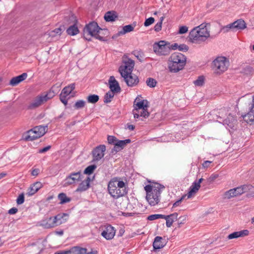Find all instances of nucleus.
I'll return each mask as SVG.
<instances>
[{
  "label": "nucleus",
  "mask_w": 254,
  "mask_h": 254,
  "mask_svg": "<svg viewBox=\"0 0 254 254\" xmlns=\"http://www.w3.org/2000/svg\"><path fill=\"white\" fill-rule=\"evenodd\" d=\"M118 139L113 135H108L107 140L108 142L110 144H113L115 145L116 142L118 141Z\"/></svg>",
  "instance_id": "obj_51"
},
{
  "label": "nucleus",
  "mask_w": 254,
  "mask_h": 254,
  "mask_svg": "<svg viewBox=\"0 0 254 254\" xmlns=\"http://www.w3.org/2000/svg\"><path fill=\"white\" fill-rule=\"evenodd\" d=\"M24 202V193H21L18 196L16 199V203L17 204L20 205L22 204Z\"/></svg>",
  "instance_id": "obj_54"
},
{
  "label": "nucleus",
  "mask_w": 254,
  "mask_h": 254,
  "mask_svg": "<svg viewBox=\"0 0 254 254\" xmlns=\"http://www.w3.org/2000/svg\"><path fill=\"white\" fill-rule=\"evenodd\" d=\"M69 250L71 254H85L87 250L86 248H81L79 246H74L70 248Z\"/></svg>",
  "instance_id": "obj_31"
},
{
  "label": "nucleus",
  "mask_w": 254,
  "mask_h": 254,
  "mask_svg": "<svg viewBox=\"0 0 254 254\" xmlns=\"http://www.w3.org/2000/svg\"><path fill=\"white\" fill-rule=\"evenodd\" d=\"M162 240L163 238L161 237L157 236L155 238L153 243V247L154 251L159 250L165 246V244L164 242L162 241Z\"/></svg>",
  "instance_id": "obj_28"
},
{
  "label": "nucleus",
  "mask_w": 254,
  "mask_h": 254,
  "mask_svg": "<svg viewBox=\"0 0 254 254\" xmlns=\"http://www.w3.org/2000/svg\"><path fill=\"white\" fill-rule=\"evenodd\" d=\"M109 85L110 91L114 93H119L121 91L119 82L116 80L114 76H111L109 78Z\"/></svg>",
  "instance_id": "obj_16"
},
{
  "label": "nucleus",
  "mask_w": 254,
  "mask_h": 254,
  "mask_svg": "<svg viewBox=\"0 0 254 254\" xmlns=\"http://www.w3.org/2000/svg\"><path fill=\"white\" fill-rule=\"evenodd\" d=\"M47 127V126H39L35 127L33 128V130L35 131V132H37L36 136H31L32 137V139H37L41 136H43L45 133L46 131V128Z\"/></svg>",
  "instance_id": "obj_27"
},
{
  "label": "nucleus",
  "mask_w": 254,
  "mask_h": 254,
  "mask_svg": "<svg viewBox=\"0 0 254 254\" xmlns=\"http://www.w3.org/2000/svg\"><path fill=\"white\" fill-rule=\"evenodd\" d=\"M46 103L43 97V94L38 95L33 99L32 101L29 103L27 106V109L34 110L35 109L42 105Z\"/></svg>",
  "instance_id": "obj_12"
},
{
  "label": "nucleus",
  "mask_w": 254,
  "mask_h": 254,
  "mask_svg": "<svg viewBox=\"0 0 254 254\" xmlns=\"http://www.w3.org/2000/svg\"><path fill=\"white\" fill-rule=\"evenodd\" d=\"M211 115H215L217 117V119H219V120H218V121L219 123H221V122H223V120H224V118L227 116V110L226 108H221L218 110H214L210 113Z\"/></svg>",
  "instance_id": "obj_19"
},
{
  "label": "nucleus",
  "mask_w": 254,
  "mask_h": 254,
  "mask_svg": "<svg viewBox=\"0 0 254 254\" xmlns=\"http://www.w3.org/2000/svg\"><path fill=\"white\" fill-rule=\"evenodd\" d=\"M134 109L147 110L148 102L147 100H143L141 101L134 103Z\"/></svg>",
  "instance_id": "obj_33"
},
{
  "label": "nucleus",
  "mask_w": 254,
  "mask_h": 254,
  "mask_svg": "<svg viewBox=\"0 0 254 254\" xmlns=\"http://www.w3.org/2000/svg\"><path fill=\"white\" fill-rule=\"evenodd\" d=\"M186 197V195H183L179 200L176 201L175 203L173 204V208L176 207L180 205V204L181 203V202L183 201V200Z\"/></svg>",
  "instance_id": "obj_61"
},
{
  "label": "nucleus",
  "mask_w": 254,
  "mask_h": 254,
  "mask_svg": "<svg viewBox=\"0 0 254 254\" xmlns=\"http://www.w3.org/2000/svg\"><path fill=\"white\" fill-rule=\"evenodd\" d=\"M85 106V102L83 100H78L74 104L73 107L75 110H78L84 108Z\"/></svg>",
  "instance_id": "obj_46"
},
{
  "label": "nucleus",
  "mask_w": 254,
  "mask_h": 254,
  "mask_svg": "<svg viewBox=\"0 0 254 254\" xmlns=\"http://www.w3.org/2000/svg\"><path fill=\"white\" fill-rule=\"evenodd\" d=\"M116 93L112 92L111 91L107 92L104 97V102L105 103H110L112 101V99L114 97Z\"/></svg>",
  "instance_id": "obj_42"
},
{
  "label": "nucleus",
  "mask_w": 254,
  "mask_h": 254,
  "mask_svg": "<svg viewBox=\"0 0 254 254\" xmlns=\"http://www.w3.org/2000/svg\"><path fill=\"white\" fill-rule=\"evenodd\" d=\"M43 97L45 101L47 102L48 100L51 99L55 96V92L53 90V87H52L46 94H42Z\"/></svg>",
  "instance_id": "obj_40"
},
{
  "label": "nucleus",
  "mask_w": 254,
  "mask_h": 254,
  "mask_svg": "<svg viewBox=\"0 0 254 254\" xmlns=\"http://www.w3.org/2000/svg\"><path fill=\"white\" fill-rule=\"evenodd\" d=\"M95 178V175L92 178L87 177L84 181H82L76 190V192H82L87 190L90 187V182Z\"/></svg>",
  "instance_id": "obj_15"
},
{
  "label": "nucleus",
  "mask_w": 254,
  "mask_h": 254,
  "mask_svg": "<svg viewBox=\"0 0 254 254\" xmlns=\"http://www.w3.org/2000/svg\"><path fill=\"white\" fill-rule=\"evenodd\" d=\"M42 187V184L39 182H37L31 185L30 187L28 189L26 194L28 196H32L37 192L40 188Z\"/></svg>",
  "instance_id": "obj_22"
},
{
  "label": "nucleus",
  "mask_w": 254,
  "mask_h": 254,
  "mask_svg": "<svg viewBox=\"0 0 254 254\" xmlns=\"http://www.w3.org/2000/svg\"><path fill=\"white\" fill-rule=\"evenodd\" d=\"M230 29H234L233 26H232V23L227 25V26H224L221 30V31L224 33L228 32Z\"/></svg>",
  "instance_id": "obj_57"
},
{
  "label": "nucleus",
  "mask_w": 254,
  "mask_h": 254,
  "mask_svg": "<svg viewBox=\"0 0 254 254\" xmlns=\"http://www.w3.org/2000/svg\"><path fill=\"white\" fill-rule=\"evenodd\" d=\"M101 33H99V35L100 36L106 37V39L108 40L107 37L109 36V30L106 28H104V29L102 28V30H101Z\"/></svg>",
  "instance_id": "obj_58"
},
{
  "label": "nucleus",
  "mask_w": 254,
  "mask_h": 254,
  "mask_svg": "<svg viewBox=\"0 0 254 254\" xmlns=\"http://www.w3.org/2000/svg\"><path fill=\"white\" fill-rule=\"evenodd\" d=\"M123 181H120L118 178H114L109 182L108 190L109 194L114 199H118L127 193V189Z\"/></svg>",
  "instance_id": "obj_2"
},
{
  "label": "nucleus",
  "mask_w": 254,
  "mask_h": 254,
  "mask_svg": "<svg viewBox=\"0 0 254 254\" xmlns=\"http://www.w3.org/2000/svg\"><path fill=\"white\" fill-rule=\"evenodd\" d=\"M97 166L93 164L87 166L84 170V174L88 175H91L96 169Z\"/></svg>",
  "instance_id": "obj_43"
},
{
  "label": "nucleus",
  "mask_w": 254,
  "mask_h": 254,
  "mask_svg": "<svg viewBox=\"0 0 254 254\" xmlns=\"http://www.w3.org/2000/svg\"><path fill=\"white\" fill-rule=\"evenodd\" d=\"M154 21H155L154 18L152 17H150L145 19L144 23V25L145 27L149 26L150 25H151L152 24H153L154 22Z\"/></svg>",
  "instance_id": "obj_52"
},
{
  "label": "nucleus",
  "mask_w": 254,
  "mask_h": 254,
  "mask_svg": "<svg viewBox=\"0 0 254 254\" xmlns=\"http://www.w3.org/2000/svg\"><path fill=\"white\" fill-rule=\"evenodd\" d=\"M79 32V30L77 26V24H72L69 26L66 29V33L70 36H74Z\"/></svg>",
  "instance_id": "obj_32"
},
{
  "label": "nucleus",
  "mask_w": 254,
  "mask_h": 254,
  "mask_svg": "<svg viewBox=\"0 0 254 254\" xmlns=\"http://www.w3.org/2000/svg\"><path fill=\"white\" fill-rule=\"evenodd\" d=\"M249 234V231L248 230H243L240 231L234 232L230 234H229L227 238L229 240L236 239L240 237H244L245 236H248Z\"/></svg>",
  "instance_id": "obj_23"
},
{
  "label": "nucleus",
  "mask_w": 254,
  "mask_h": 254,
  "mask_svg": "<svg viewBox=\"0 0 254 254\" xmlns=\"http://www.w3.org/2000/svg\"><path fill=\"white\" fill-rule=\"evenodd\" d=\"M204 83V77L203 76H199L197 79L193 81L195 85L197 86H201Z\"/></svg>",
  "instance_id": "obj_48"
},
{
  "label": "nucleus",
  "mask_w": 254,
  "mask_h": 254,
  "mask_svg": "<svg viewBox=\"0 0 254 254\" xmlns=\"http://www.w3.org/2000/svg\"><path fill=\"white\" fill-rule=\"evenodd\" d=\"M121 76L124 78L127 85L129 87H133L136 85L139 82L138 77L131 73H124L121 72Z\"/></svg>",
  "instance_id": "obj_10"
},
{
  "label": "nucleus",
  "mask_w": 254,
  "mask_h": 254,
  "mask_svg": "<svg viewBox=\"0 0 254 254\" xmlns=\"http://www.w3.org/2000/svg\"><path fill=\"white\" fill-rule=\"evenodd\" d=\"M235 121V118L231 116L230 114L229 115V116L226 118L224 119L223 120V123L224 124L227 125L228 126L231 127L232 124Z\"/></svg>",
  "instance_id": "obj_47"
},
{
  "label": "nucleus",
  "mask_w": 254,
  "mask_h": 254,
  "mask_svg": "<svg viewBox=\"0 0 254 254\" xmlns=\"http://www.w3.org/2000/svg\"><path fill=\"white\" fill-rule=\"evenodd\" d=\"M163 217H164L163 214H155L149 215L147 217V219L149 221H153L160 218L162 219Z\"/></svg>",
  "instance_id": "obj_50"
},
{
  "label": "nucleus",
  "mask_w": 254,
  "mask_h": 254,
  "mask_svg": "<svg viewBox=\"0 0 254 254\" xmlns=\"http://www.w3.org/2000/svg\"><path fill=\"white\" fill-rule=\"evenodd\" d=\"M125 65H121L119 68V71L121 74V72L124 73H130L132 72L134 66V62L130 59H127V61H124Z\"/></svg>",
  "instance_id": "obj_11"
},
{
  "label": "nucleus",
  "mask_w": 254,
  "mask_h": 254,
  "mask_svg": "<svg viewBox=\"0 0 254 254\" xmlns=\"http://www.w3.org/2000/svg\"><path fill=\"white\" fill-rule=\"evenodd\" d=\"M77 179L73 178L70 173L69 175H68L64 181V186L67 187L69 185H72L77 182Z\"/></svg>",
  "instance_id": "obj_36"
},
{
  "label": "nucleus",
  "mask_w": 254,
  "mask_h": 254,
  "mask_svg": "<svg viewBox=\"0 0 254 254\" xmlns=\"http://www.w3.org/2000/svg\"><path fill=\"white\" fill-rule=\"evenodd\" d=\"M68 214L66 213H60L54 217L57 226L65 223L68 218Z\"/></svg>",
  "instance_id": "obj_20"
},
{
  "label": "nucleus",
  "mask_w": 254,
  "mask_h": 254,
  "mask_svg": "<svg viewBox=\"0 0 254 254\" xmlns=\"http://www.w3.org/2000/svg\"><path fill=\"white\" fill-rule=\"evenodd\" d=\"M118 17L117 13L115 11L112 10L106 12L104 17L106 22H113Z\"/></svg>",
  "instance_id": "obj_29"
},
{
  "label": "nucleus",
  "mask_w": 254,
  "mask_h": 254,
  "mask_svg": "<svg viewBox=\"0 0 254 254\" xmlns=\"http://www.w3.org/2000/svg\"><path fill=\"white\" fill-rule=\"evenodd\" d=\"M88 103L95 104L99 100V96L96 94H90L86 98Z\"/></svg>",
  "instance_id": "obj_41"
},
{
  "label": "nucleus",
  "mask_w": 254,
  "mask_h": 254,
  "mask_svg": "<svg viewBox=\"0 0 254 254\" xmlns=\"http://www.w3.org/2000/svg\"><path fill=\"white\" fill-rule=\"evenodd\" d=\"M27 77V74L26 72L23 73L21 75L13 77L9 82V84L14 86L25 80Z\"/></svg>",
  "instance_id": "obj_24"
},
{
  "label": "nucleus",
  "mask_w": 254,
  "mask_h": 254,
  "mask_svg": "<svg viewBox=\"0 0 254 254\" xmlns=\"http://www.w3.org/2000/svg\"><path fill=\"white\" fill-rule=\"evenodd\" d=\"M153 48L154 52L157 55H168L170 53V43L165 41H160L153 44Z\"/></svg>",
  "instance_id": "obj_7"
},
{
  "label": "nucleus",
  "mask_w": 254,
  "mask_h": 254,
  "mask_svg": "<svg viewBox=\"0 0 254 254\" xmlns=\"http://www.w3.org/2000/svg\"><path fill=\"white\" fill-rule=\"evenodd\" d=\"M136 24L134 22L132 24H129L124 26L123 27V30L120 31V34H122L123 35H124L126 33L131 32L134 30V28Z\"/></svg>",
  "instance_id": "obj_39"
},
{
  "label": "nucleus",
  "mask_w": 254,
  "mask_h": 254,
  "mask_svg": "<svg viewBox=\"0 0 254 254\" xmlns=\"http://www.w3.org/2000/svg\"><path fill=\"white\" fill-rule=\"evenodd\" d=\"M106 150V147L104 144L99 145L93 148L91 152L93 157L92 162L100 160L104 156Z\"/></svg>",
  "instance_id": "obj_8"
},
{
  "label": "nucleus",
  "mask_w": 254,
  "mask_h": 254,
  "mask_svg": "<svg viewBox=\"0 0 254 254\" xmlns=\"http://www.w3.org/2000/svg\"><path fill=\"white\" fill-rule=\"evenodd\" d=\"M116 233V230L111 225L106 226L105 229L101 233V235L107 240L112 239Z\"/></svg>",
  "instance_id": "obj_17"
},
{
  "label": "nucleus",
  "mask_w": 254,
  "mask_h": 254,
  "mask_svg": "<svg viewBox=\"0 0 254 254\" xmlns=\"http://www.w3.org/2000/svg\"><path fill=\"white\" fill-rule=\"evenodd\" d=\"M51 148V146L50 145H48L46 147H45L40 149L39 151V152L40 153H45L46 151H48Z\"/></svg>",
  "instance_id": "obj_63"
},
{
  "label": "nucleus",
  "mask_w": 254,
  "mask_h": 254,
  "mask_svg": "<svg viewBox=\"0 0 254 254\" xmlns=\"http://www.w3.org/2000/svg\"><path fill=\"white\" fill-rule=\"evenodd\" d=\"M58 199L60 200V204H64L69 202L71 199L70 197L67 196L66 194L64 192H62L59 194Z\"/></svg>",
  "instance_id": "obj_37"
},
{
  "label": "nucleus",
  "mask_w": 254,
  "mask_h": 254,
  "mask_svg": "<svg viewBox=\"0 0 254 254\" xmlns=\"http://www.w3.org/2000/svg\"><path fill=\"white\" fill-rule=\"evenodd\" d=\"M218 177V175L217 174H212L208 179L209 183H212Z\"/></svg>",
  "instance_id": "obj_60"
},
{
  "label": "nucleus",
  "mask_w": 254,
  "mask_h": 254,
  "mask_svg": "<svg viewBox=\"0 0 254 254\" xmlns=\"http://www.w3.org/2000/svg\"><path fill=\"white\" fill-rule=\"evenodd\" d=\"M75 88V84L74 83L70 84L69 85L64 87L62 90V92L66 95H69L72 93V91Z\"/></svg>",
  "instance_id": "obj_38"
},
{
  "label": "nucleus",
  "mask_w": 254,
  "mask_h": 254,
  "mask_svg": "<svg viewBox=\"0 0 254 254\" xmlns=\"http://www.w3.org/2000/svg\"><path fill=\"white\" fill-rule=\"evenodd\" d=\"M241 73L246 75H252L254 73V69L252 66L247 65L242 69Z\"/></svg>",
  "instance_id": "obj_45"
},
{
  "label": "nucleus",
  "mask_w": 254,
  "mask_h": 254,
  "mask_svg": "<svg viewBox=\"0 0 254 254\" xmlns=\"http://www.w3.org/2000/svg\"><path fill=\"white\" fill-rule=\"evenodd\" d=\"M188 31V27L186 26H181L179 27L178 33L183 34L186 33Z\"/></svg>",
  "instance_id": "obj_56"
},
{
  "label": "nucleus",
  "mask_w": 254,
  "mask_h": 254,
  "mask_svg": "<svg viewBox=\"0 0 254 254\" xmlns=\"http://www.w3.org/2000/svg\"><path fill=\"white\" fill-rule=\"evenodd\" d=\"M178 214L177 212L173 213L168 215H164L163 219L166 220V225L168 228L170 227L174 222L178 220Z\"/></svg>",
  "instance_id": "obj_21"
},
{
  "label": "nucleus",
  "mask_w": 254,
  "mask_h": 254,
  "mask_svg": "<svg viewBox=\"0 0 254 254\" xmlns=\"http://www.w3.org/2000/svg\"><path fill=\"white\" fill-rule=\"evenodd\" d=\"M41 225L46 229H49L57 226L54 217L47 218L42 221Z\"/></svg>",
  "instance_id": "obj_26"
},
{
  "label": "nucleus",
  "mask_w": 254,
  "mask_h": 254,
  "mask_svg": "<svg viewBox=\"0 0 254 254\" xmlns=\"http://www.w3.org/2000/svg\"><path fill=\"white\" fill-rule=\"evenodd\" d=\"M242 117L248 124H252L254 122V96L252 101L249 104L248 112L242 115Z\"/></svg>",
  "instance_id": "obj_9"
},
{
  "label": "nucleus",
  "mask_w": 254,
  "mask_h": 254,
  "mask_svg": "<svg viewBox=\"0 0 254 254\" xmlns=\"http://www.w3.org/2000/svg\"><path fill=\"white\" fill-rule=\"evenodd\" d=\"M131 142L130 139H126L125 140H119L115 144L114 147L111 149V153L116 154L117 152L123 149L127 144Z\"/></svg>",
  "instance_id": "obj_13"
},
{
  "label": "nucleus",
  "mask_w": 254,
  "mask_h": 254,
  "mask_svg": "<svg viewBox=\"0 0 254 254\" xmlns=\"http://www.w3.org/2000/svg\"><path fill=\"white\" fill-rule=\"evenodd\" d=\"M229 65V60L225 57H218L212 62V67L215 72L221 74L226 71Z\"/></svg>",
  "instance_id": "obj_6"
},
{
  "label": "nucleus",
  "mask_w": 254,
  "mask_h": 254,
  "mask_svg": "<svg viewBox=\"0 0 254 254\" xmlns=\"http://www.w3.org/2000/svg\"><path fill=\"white\" fill-rule=\"evenodd\" d=\"M189 47L184 44H181L179 46V50L183 52H187L189 50Z\"/></svg>",
  "instance_id": "obj_59"
},
{
  "label": "nucleus",
  "mask_w": 254,
  "mask_h": 254,
  "mask_svg": "<svg viewBox=\"0 0 254 254\" xmlns=\"http://www.w3.org/2000/svg\"><path fill=\"white\" fill-rule=\"evenodd\" d=\"M77 22L78 20L74 14H71L64 17L63 20L62 25L63 28L65 29V27L77 24Z\"/></svg>",
  "instance_id": "obj_18"
},
{
  "label": "nucleus",
  "mask_w": 254,
  "mask_h": 254,
  "mask_svg": "<svg viewBox=\"0 0 254 254\" xmlns=\"http://www.w3.org/2000/svg\"><path fill=\"white\" fill-rule=\"evenodd\" d=\"M186 218H187L186 216H180L179 218H178V227H179V228L181 227L182 226V225L185 223V222L186 221Z\"/></svg>",
  "instance_id": "obj_53"
},
{
  "label": "nucleus",
  "mask_w": 254,
  "mask_h": 254,
  "mask_svg": "<svg viewBox=\"0 0 254 254\" xmlns=\"http://www.w3.org/2000/svg\"><path fill=\"white\" fill-rule=\"evenodd\" d=\"M236 194L235 193V191L234 190V189H230L229 190L226 191L225 192L224 194L223 198L224 199H230L232 197H236Z\"/></svg>",
  "instance_id": "obj_44"
},
{
  "label": "nucleus",
  "mask_w": 254,
  "mask_h": 254,
  "mask_svg": "<svg viewBox=\"0 0 254 254\" xmlns=\"http://www.w3.org/2000/svg\"><path fill=\"white\" fill-rule=\"evenodd\" d=\"M162 24L161 22H158L157 23L154 27V29L156 32H159L161 30L162 28Z\"/></svg>",
  "instance_id": "obj_62"
},
{
  "label": "nucleus",
  "mask_w": 254,
  "mask_h": 254,
  "mask_svg": "<svg viewBox=\"0 0 254 254\" xmlns=\"http://www.w3.org/2000/svg\"><path fill=\"white\" fill-rule=\"evenodd\" d=\"M71 174L73 178L77 179V182H79L81 180L82 175L80 171H78L77 172H72L71 173Z\"/></svg>",
  "instance_id": "obj_55"
},
{
  "label": "nucleus",
  "mask_w": 254,
  "mask_h": 254,
  "mask_svg": "<svg viewBox=\"0 0 254 254\" xmlns=\"http://www.w3.org/2000/svg\"><path fill=\"white\" fill-rule=\"evenodd\" d=\"M233 189L236 196L248 191L254 192V191H253V190H254V187L251 185H244L240 187L234 188Z\"/></svg>",
  "instance_id": "obj_14"
},
{
  "label": "nucleus",
  "mask_w": 254,
  "mask_h": 254,
  "mask_svg": "<svg viewBox=\"0 0 254 254\" xmlns=\"http://www.w3.org/2000/svg\"><path fill=\"white\" fill-rule=\"evenodd\" d=\"M232 26L236 30H243L246 27V23L243 19H239L232 23Z\"/></svg>",
  "instance_id": "obj_30"
},
{
  "label": "nucleus",
  "mask_w": 254,
  "mask_h": 254,
  "mask_svg": "<svg viewBox=\"0 0 254 254\" xmlns=\"http://www.w3.org/2000/svg\"><path fill=\"white\" fill-rule=\"evenodd\" d=\"M209 23H203L193 28L190 32L188 41L191 43L200 44L204 42L210 36L207 26Z\"/></svg>",
  "instance_id": "obj_1"
},
{
  "label": "nucleus",
  "mask_w": 254,
  "mask_h": 254,
  "mask_svg": "<svg viewBox=\"0 0 254 254\" xmlns=\"http://www.w3.org/2000/svg\"><path fill=\"white\" fill-rule=\"evenodd\" d=\"M200 188V186L196 184V181H194L192 185L190 187L189 191L188 193V197L190 198L192 194L195 193Z\"/></svg>",
  "instance_id": "obj_34"
},
{
  "label": "nucleus",
  "mask_w": 254,
  "mask_h": 254,
  "mask_svg": "<svg viewBox=\"0 0 254 254\" xmlns=\"http://www.w3.org/2000/svg\"><path fill=\"white\" fill-rule=\"evenodd\" d=\"M101 30H102V28L99 26L97 22L95 21L90 22L86 24L83 28V37L88 41L91 40L90 38H88L87 37L89 35L95 37L101 41H107L106 37L99 35V33H101Z\"/></svg>",
  "instance_id": "obj_5"
},
{
  "label": "nucleus",
  "mask_w": 254,
  "mask_h": 254,
  "mask_svg": "<svg viewBox=\"0 0 254 254\" xmlns=\"http://www.w3.org/2000/svg\"><path fill=\"white\" fill-rule=\"evenodd\" d=\"M164 188V186L158 183L155 186L147 185L144 187L146 193V199L150 205L154 206L159 203L161 193V189Z\"/></svg>",
  "instance_id": "obj_3"
},
{
  "label": "nucleus",
  "mask_w": 254,
  "mask_h": 254,
  "mask_svg": "<svg viewBox=\"0 0 254 254\" xmlns=\"http://www.w3.org/2000/svg\"><path fill=\"white\" fill-rule=\"evenodd\" d=\"M37 132H35L34 130H33V128L32 129H30L28 131H27L23 135V137L26 141H32L35 140V139H32V137L31 136H36Z\"/></svg>",
  "instance_id": "obj_35"
},
{
  "label": "nucleus",
  "mask_w": 254,
  "mask_h": 254,
  "mask_svg": "<svg viewBox=\"0 0 254 254\" xmlns=\"http://www.w3.org/2000/svg\"><path fill=\"white\" fill-rule=\"evenodd\" d=\"M186 57L180 53L171 55L168 61V67L172 72H177L183 69L186 64Z\"/></svg>",
  "instance_id": "obj_4"
},
{
  "label": "nucleus",
  "mask_w": 254,
  "mask_h": 254,
  "mask_svg": "<svg viewBox=\"0 0 254 254\" xmlns=\"http://www.w3.org/2000/svg\"><path fill=\"white\" fill-rule=\"evenodd\" d=\"M146 83L148 86L153 88L156 86L157 81L155 79L149 77L147 79Z\"/></svg>",
  "instance_id": "obj_49"
},
{
  "label": "nucleus",
  "mask_w": 254,
  "mask_h": 254,
  "mask_svg": "<svg viewBox=\"0 0 254 254\" xmlns=\"http://www.w3.org/2000/svg\"><path fill=\"white\" fill-rule=\"evenodd\" d=\"M132 112L135 119H139L140 117L146 118L149 116V113L146 110L134 109Z\"/></svg>",
  "instance_id": "obj_25"
},
{
  "label": "nucleus",
  "mask_w": 254,
  "mask_h": 254,
  "mask_svg": "<svg viewBox=\"0 0 254 254\" xmlns=\"http://www.w3.org/2000/svg\"><path fill=\"white\" fill-rule=\"evenodd\" d=\"M17 211V208H16V207H12L8 210V214L12 215L16 213Z\"/></svg>",
  "instance_id": "obj_64"
}]
</instances>
